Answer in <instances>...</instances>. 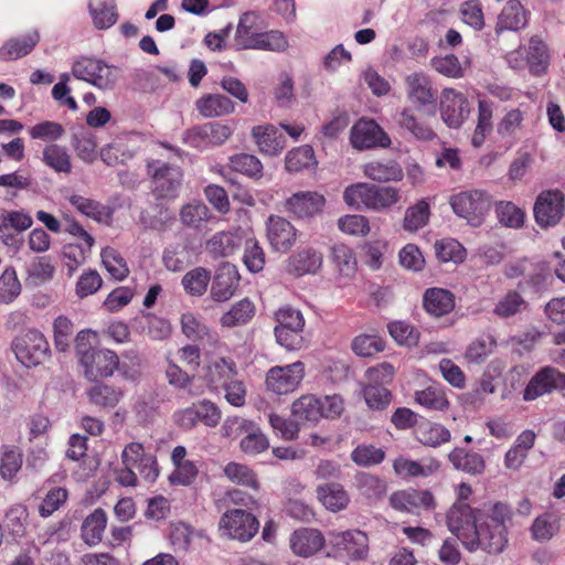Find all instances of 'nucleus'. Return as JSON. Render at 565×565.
Here are the masks:
<instances>
[{"label": "nucleus", "mask_w": 565, "mask_h": 565, "mask_svg": "<svg viewBox=\"0 0 565 565\" xmlns=\"http://www.w3.org/2000/svg\"><path fill=\"white\" fill-rule=\"evenodd\" d=\"M512 515L511 507L503 502L473 509L468 502L456 501L447 512L446 523L469 552L480 548L499 554L508 544V524Z\"/></svg>", "instance_id": "obj_1"}, {"label": "nucleus", "mask_w": 565, "mask_h": 565, "mask_svg": "<svg viewBox=\"0 0 565 565\" xmlns=\"http://www.w3.org/2000/svg\"><path fill=\"white\" fill-rule=\"evenodd\" d=\"M343 200L351 207L381 211L395 205L401 200V193L393 186L359 182L345 188Z\"/></svg>", "instance_id": "obj_2"}, {"label": "nucleus", "mask_w": 565, "mask_h": 565, "mask_svg": "<svg viewBox=\"0 0 565 565\" xmlns=\"http://www.w3.org/2000/svg\"><path fill=\"white\" fill-rule=\"evenodd\" d=\"M449 204L454 213L473 227L480 226L492 206L489 192L479 189L461 191L452 194Z\"/></svg>", "instance_id": "obj_3"}, {"label": "nucleus", "mask_w": 565, "mask_h": 565, "mask_svg": "<svg viewBox=\"0 0 565 565\" xmlns=\"http://www.w3.org/2000/svg\"><path fill=\"white\" fill-rule=\"evenodd\" d=\"M75 78L89 83L98 89H113L119 77V70L95 57L81 56L72 65Z\"/></svg>", "instance_id": "obj_4"}, {"label": "nucleus", "mask_w": 565, "mask_h": 565, "mask_svg": "<svg viewBox=\"0 0 565 565\" xmlns=\"http://www.w3.org/2000/svg\"><path fill=\"white\" fill-rule=\"evenodd\" d=\"M148 174L152 179V192L157 199H175L183 180L180 167L171 166L158 160L147 164Z\"/></svg>", "instance_id": "obj_5"}, {"label": "nucleus", "mask_w": 565, "mask_h": 565, "mask_svg": "<svg viewBox=\"0 0 565 565\" xmlns=\"http://www.w3.org/2000/svg\"><path fill=\"white\" fill-rule=\"evenodd\" d=\"M180 326L182 334L193 344L185 345L181 349L182 353H200V345L203 348H215L218 337L212 332L203 322L201 317L191 311L183 312L180 317Z\"/></svg>", "instance_id": "obj_6"}, {"label": "nucleus", "mask_w": 565, "mask_h": 565, "mask_svg": "<svg viewBox=\"0 0 565 565\" xmlns=\"http://www.w3.org/2000/svg\"><path fill=\"white\" fill-rule=\"evenodd\" d=\"M220 530L233 540L248 542L257 534L259 522L243 509H232L221 516Z\"/></svg>", "instance_id": "obj_7"}, {"label": "nucleus", "mask_w": 565, "mask_h": 565, "mask_svg": "<svg viewBox=\"0 0 565 565\" xmlns=\"http://www.w3.org/2000/svg\"><path fill=\"white\" fill-rule=\"evenodd\" d=\"M565 196L561 190L542 191L534 204V217L542 227L554 226L563 217Z\"/></svg>", "instance_id": "obj_8"}, {"label": "nucleus", "mask_w": 565, "mask_h": 565, "mask_svg": "<svg viewBox=\"0 0 565 565\" xmlns=\"http://www.w3.org/2000/svg\"><path fill=\"white\" fill-rule=\"evenodd\" d=\"M173 418L175 424L183 429H191L198 423L215 427L221 420V412L214 403L203 399L175 412Z\"/></svg>", "instance_id": "obj_9"}, {"label": "nucleus", "mask_w": 565, "mask_h": 565, "mask_svg": "<svg viewBox=\"0 0 565 565\" xmlns=\"http://www.w3.org/2000/svg\"><path fill=\"white\" fill-rule=\"evenodd\" d=\"M305 375L302 362H295L285 366L271 367L266 375L268 391L284 395L294 392L301 383Z\"/></svg>", "instance_id": "obj_10"}, {"label": "nucleus", "mask_w": 565, "mask_h": 565, "mask_svg": "<svg viewBox=\"0 0 565 565\" xmlns=\"http://www.w3.org/2000/svg\"><path fill=\"white\" fill-rule=\"evenodd\" d=\"M469 114V100L463 93L450 87L441 92L440 116L449 128H459Z\"/></svg>", "instance_id": "obj_11"}, {"label": "nucleus", "mask_w": 565, "mask_h": 565, "mask_svg": "<svg viewBox=\"0 0 565 565\" xmlns=\"http://www.w3.org/2000/svg\"><path fill=\"white\" fill-rule=\"evenodd\" d=\"M404 85L406 97L416 109L436 104L437 89L433 86L430 77L424 72L408 74L404 79Z\"/></svg>", "instance_id": "obj_12"}, {"label": "nucleus", "mask_w": 565, "mask_h": 565, "mask_svg": "<svg viewBox=\"0 0 565 565\" xmlns=\"http://www.w3.org/2000/svg\"><path fill=\"white\" fill-rule=\"evenodd\" d=\"M350 141L358 150L386 148L391 145L388 135L372 119H360L355 122L351 128Z\"/></svg>", "instance_id": "obj_13"}, {"label": "nucleus", "mask_w": 565, "mask_h": 565, "mask_svg": "<svg viewBox=\"0 0 565 565\" xmlns=\"http://www.w3.org/2000/svg\"><path fill=\"white\" fill-rule=\"evenodd\" d=\"M390 505L399 512L419 514L435 508V499L428 490L406 489L395 491L390 497Z\"/></svg>", "instance_id": "obj_14"}, {"label": "nucleus", "mask_w": 565, "mask_h": 565, "mask_svg": "<svg viewBox=\"0 0 565 565\" xmlns=\"http://www.w3.org/2000/svg\"><path fill=\"white\" fill-rule=\"evenodd\" d=\"M326 205V198L317 191L294 193L285 202V210L294 217L303 220L320 214Z\"/></svg>", "instance_id": "obj_15"}, {"label": "nucleus", "mask_w": 565, "mask_h": 565, "mask_svg": "<svg viewBox=\"0 0 565 565\" xmlns=\"http://www.w3.org/2000/svg\"><path fill=\"white\" fill-rule=\"evenodd\" d=\"M330 542L338 553H344L351 561L363 559L369 552V537L360 530L332 533Z\"/></svg>", "instance_id": "obj_16"}, {"label": "nucleus", "mask_w": 565, "mask_h": 565, "mask_svg": "<svg viewBox=\"0 0 565 565\" xmlns=\"http://www.w3.org/2000/svg\"><path fill=\"white\" fill-rule=\"evenodd\" d=\"M564 387L565 375L554 367L546 366L530 380L524 390L523 398L525 401H534Z\"/></svg>", "instance_id": "obj_17"}, {"label": "nucleus", "mask_w": 565, "mask_h": 565, "mask_svg": "<svg viewBox=\"0 0 565 565\" xmlns=\"http://www.w3.org/2000/svg\"><path fill=\"white\" fill-rule=\"evenodd\" d=\"M266 233L274 252L285 254L292 248L297 241L296 227L281 216H269L266 224Z\"/></svg>", "instance_id": "obj_18"}, {"label": "nucleus", "mask_w": 565, "mask_h": 565, "mask_svg": "<svg viewBox=\"0 0 565 565\" xmlns=\"http://www.w3.org/2000/svg\"><path fill=\"white\" fill-rule=\"evenodd\" d=\"M241 276L235 265L224 263L218 267L211 286L213 300L222 302L232 298L238 288Z\"/></svg>", "instance_id": "obj_19"}, {"label": "nucleus", "mask_w": 565, "mask_h": 565, "mask_svg": "<svg viewBox=\"0 0 565 565\" xmlns=\"http://www.w3.org/2000/svg\"><path fill=\"white\" fill-rule=\"evenodd\" d=\"M323 264V255L313 247H305L287 260V271L295 277L317 274Z\"/></svg>", "instance_id": "obj_20"}, {"label": "nucleus", "mask_w": 565, "mask_h": 565, "mask_svg": "<svg viewBox=\"0 0 565 565\" xmlns=\"http://www.w3.org/2000/svg\"><path fill=\"white\" fill-rule=\"evenodd\" d=\"M399 127L406 130L411 136L420 141H433L437 138L431 125L422 116H418L411 107L403 108L397 114Z\"/></svg>", "instance_id": "obj_21"}, {"label": "nucleus", "mask_w": 565, "mask_h": 565, "mask_svg": "<svg viewBox=\"0 0 565 565\" xmlns=\"http://www.w3.org/2000/svg\"><path fill=\"white\" fill-rule=\"evenodd\" d=\"M242 244L238 231H221L206 241L205 248L212 258L218 259L232 256Z\"/></svg>", "instance_id": "obj_22"}, {"label": "nucleus", "mask_w": 565, "mask_h": 565, "mask_svg": "<svg viewBox=\"0 0 565 565\" xmlns=\"http://www.w3.org/2000/svg\"><path fill=\"white\" fill-rule=\"evenodd\" d=\"M252 136L259 151L267 156H277L286 147L285 136L274 125L255 126Z\"/></svg>", "instance_id": "obj_23"}, {"label": "nucleus", "mask_w": 565, "mask_h": 565, "mask_svg": "<svg viewBox=\"0 0 565 565\" xmlns=\"http://www.w3.org/2000/svg\"><path fill=\"white\" fill-rule=\"evenodd\" d=\"M364 175L375 182L385 183L401 181L404 171L401 164L394 159L372 160L363 166Z\"/></svg>", "instance_id": "obj_24"}, {"label": "nucleus", "mask_w": 565, "mask_h": 565, "mask_svg": "<svg viewBox=\"0 0 565 565\" xmlns=\"http://www.w3.org/2000/svg\"><path fill=\"white\" fill-rule=\"evenodd\" d=\"M393 468L401 478H426L436 473L440 468V463L431 458L416 461L399 457L394 461Z\"/></svg>", "instance_id": "obj_25"}, {"label": "nucleus", "mask_w": 565, "mask_h": 565, "mask_svg": "<svg viewBox=\"0 0 565 565\" xmlns=\"http://www.w3.org/2000/svg\"><path fill=\"white\" fill-rule=\"evenodd\" d=\"M324 537L315 529H299L290 536V547L299 556L308 557L322 548Z\"/></svg>", "instance_id": "obj_26"}, {"label": "nucleus", "mask_w": 565, "mask_h": 565, "mask_svg": "<svg viewBox=\"0 0 565 565\" xmlns=\"http://www.w3.org/2000/svg\"><path fill=\"white\" fill-rule=\"evenodd\" d=\"M81 364L89 381L110 376L115 370H119L118 355H82Z\"/></svg>", "instance_id": "obj_27"}, {"label": "nucleus", "mask_w": 565, "mask_h": 565, "mask_svg": "<svg viewBox=\"0 0 565 565\" xmlns=\"http://www.w3.org/2000/svg\"><path fill=\"white\" fill-rule=\"evenodd\" d=\"M425 310L435 317L450 313L455 308V296L444 288H428L423 296Z\"/></svg>", "instance_id": "obj_28"}, {"label": "nucleus", "mask_w": 565, "mask_h": 565, "mask_svg": "<svg viewBox=\"0 0 565 565\" xmlns=\"http://www.w3.org/2000/svg\"><path fill=\"white\" fill-rule=\"evenodd\" d=\"M195 107L204 118L225 116L235 109L234 103L222 94H205L195 102Z\"/></svg>", "instance_id": "obj_29"}, {"label": "nucleus", "mask_w": 565, "mask_h": 565, "mask_svg": "<svg viewBox=\"0 0 565 565\" xmlns=\"http://www.w3.org/2000/svg\"><path fill=\"white\" fill-rule=\"evenodd\" d=\"M13 353H50L45 335L38 329H28L12 341Z\"/></svg>", "instance_id": "obj_30"}, {"label": "nucleus", "mask_w": 565, "mask_h": 565, "mask_svg": "<svg viewBox=\"0 0 565 565\" xmlns=\"http://www.w3.org/2000/svg\"><path fill=\"white\" fill-rule=\"evenodd\" d=\"M39 41L40 35L35 31L22 36L10 39L0 49V57L4 61L23 57L34 49Z\"/></svg>", "instance_id": "obj_31"}, {"label": "nucleus", "mask_w": 565, "mask_h": 565, "mask_svg": "<svg viewBox=\"0 0 565 565\" xmlns=\"http://www.w3.org/2000/svg\"><path fill=\"white\" fill-rule=\"evenodd\" d=\"M526 24L525 10L519 0L508 1L497 22L495 31H518Z\"/></svg>", "instance_id": "obj_32"}, {"label": "nucleus", "mask_w": 565, "mask_h": 565, "mask_svg": "<svg viewBox=\"0 0 565 565\" xmlns=\"http://www.w3.org/2000/svg\"><path fill=\"white\" fill-rule=\"evenodd\" d=\"M414 399L416 404L431 412H445L450 405L444 388L435 384L417 390Z\"/></svg>", "instance_id": "obj_33"}, {"label": "nucleus", "mask_w": 565, "mask_h": 565, "mask_svg": "<svg viewBox=\"0 0 565 565\" xmlns=\"http://www.w3.org/2000/svg\"><path fill=\"white\" fill-rule=\"evenodd\" d=\"M106 524V512L103 509H95L82 524L81 535L83 541L89 546L97 545L103 540Z\"/></svg>", "instance_id": "obj_34"}, {"label": "nucleus", "mask_w": 565, "mask_h": 565, "mask_svg": "<svg viewBox=\"0 0 565 565\" xmlns=\"http://www.w3.org/2000/svg\"><path fill=\"white\" fill-rule=\"evenodd\" d=\"M448 459L456 470L469 475H480L486 468L484 460L480 454L469 452L459 447L449 452Z\"/></svg>", "instance_id": "obj_35"}, {"label": "nucleus", "mask_w": 565, "mask_h": 565, "mask_svg": "<svg viewBox=\"0 0 565 565\" xmlns=\"http://www.w3.org/2000/svg\"><path fill=\"white\" fill-rule=\"evenodd\" d=\"M320 399L313 395H303L296 399L291 406V413L296 420L316 424L322 417Z\"/></svg>", "instance_id": "obj_36"}, {"label": "nucleus", "mask_w": 565, "mask_h": 565, "mask_svg": "<svg viewBox=\"0 0 565 565\" xmlns=\"http://www.w3.org/2000/svg\"><path fill=\"white\" fill-rule=\"evenodd\" d=\"M231 135L230 126L220 122H209L192 130L193 139H200L201 143L206 146H221Z\"/></svg>", "instance_id": "obj_37"}, {"label": "nucleus", "mask_w": 565, "mask_h": 565, "mask_svg": "<svg viewBox=\"0 0 565 565\" xmlns=\"http://www.w3.org/2000/svg\"><path fill=\"white\" fill-rule=\"evenodd\" d=\"M527 64L530 72L535 76L546 73L550 65L547 45L539 38H531L527 49Z\"/></svg>", "instance_id": "obj_38"}, {"label": "nucleus", "mask_w": 565, "mask_h": 565, "mask_svg": "<svg viewBox=\"0 0 565 565\" xmlns=\"http://www.w3.org/2000/svg\"><path fill=\"white\" fill-rule=\"evenodd\" d=\"M223 472L232 483L253 490L259 489V481L256 472L245 463L231 461L225 465Z\"/></svg>", "instance_id": "obj_39"}, {"label": "nucleus", "mask_w": 565, "mask_h": 565, "mask_svg": "<svg viewBox=\"0 0 565 565\" xmlns=\"http://www.w3.org/2000/svg\"><path fill=\"white\" fill-rule=\"evenodd\" d=\"M68 201L79 213L93 218L94 221L104 222L111 217V210L93 199L73 194L70 196Z\"/></svg>", "instance_id": "obj_40"}, {"label": "nucleus", "mask_w": 565, "mask_h": 565, "mask_svg": "<svg viewBox=\"0 0 565 565\" xmlns=\"http://www.w3.org/2000/svg\"><path fill=\"white\" fill-rule=\"evenodd\" d=\"M255 311L253 301L247 298L242 299L221 317V324L228 328L246 324L253 319Z\"/></svg>", "instance_id": "obj_41"}, {"label": "nucleus", "mask_w": 565, "mask_h": 565, "mask_svg": "<svg viewBox=\"0 0 565 565\" xmlns=\"http://www.w3.org/2000/svg\"><path fill=\"white\" fill-rule=\"evenodd\" d=\"M317 493L321 503L331 511H340L349 503V495L339 483L319 486Z\"/></svg>", "instance_id": "obj_42"}, {"label": "nucleus", "mask_w": 565, "mask_h": 565, "mask_svg": "<svg viewBox=\"0 0 565 565\" xmlns=\"http://www.w3.org/2000/svg\"><path fill=\"white\" fill-rule=\"evenodd\" d=\"M257 20L258 15L252 11L241 15L234 38L238 49L248 50L255 36L260 33L257 30Z\"/></svg>", "instance_id": "obj_43"}, {"label": "nucleus", "mask_w": 565, "mask_h": 565, "mask_svg": "<svg viewBox=\"0 0 565 565\" xmlns=\"http://www.w3.org/2000/svg\"><path fill=\"white\" fill-rule=\"evenodd\" d=\"M211 218L209 207L201 201H192L182 206L180 220L186 227L199 230Z\"/></svg>", "instance_id": "obj_44"}, {"label": "nucleus", "mask_w": 565, "mask_h": 565, "mask_svg": "<svg viewBox=\"0 0 565 565\" xmlns=\"http://www.w3.org/2000/svg\"><path fill=\"white\" fill-rule=\"evenodd\" d=\"M211 280V271L204 267H195L188 271L181 280L185 292L192 297H201L205 294Z\"/></svg>", "instance_id": "obj_45"}, {"label": "nucleus", "mask_w": 565, "mask_h": 565, "mask_svg": "<svg viewBox=\"0 0 565 565\" xmlns=\"http://www.w3.org/2000/svg\"><path fill=\"white\" fill-rule=\"evenodd\" d=\"M416 435L419 443L429 447H438L448 443L451 438L450 431L438 423H427L420 425L416 431Z\"/></svg>", "instance_id": "obj_46"}, {"label": "nucleus", "mask_w": 565, "mask_h": 565, "mask_svg": "<svg viewBox=\"0 0 565 565\" xmlns=\"http://www.w3.org/2000/svg\"><path fill=\"white\" fill-rule=\"evenodd\" d=\"M89 10L97 29H107L117 22L118 13L114 1L95 0L90 2Z\"/></svg>", "instance_id": "obj_47"}, {"label": "nucleus", "mask_w": 565, "mask_h": 565, "mask_svg": "<svg viewBox=\"0 0 565 565\" xmlns=\"http://www.w3.org/2000/svg\"><path fill=\"white\" fill-rule=\"evenodd\" d=\"M230 168L250 179L259 180L263 177V164L259 159L249 153H238L230 158Z\"/></svg>", "instance_id": "obj_48"}, {"label": "nucleus", "mask_w": 565, "mask_h": 565, "mask_svg": "<svg viewBox=\"0 0 565 565\" xmlns=\"http://www.w3.org/2000/svg\"><path fill=\"white\" fill-rule=\"evenodd\" d=\"M495 214L505 227L521 228L525 222L524 211L510 201H499L495 204Z\"/></svg>", "instance_id": "obj_49"}, {"label": "nucleus", "mask_w": 565, "mask_h": 565, "mask_svg": "<svg viewBox=\"0 0 565 565\" xmlns=\"http://www.w3.org/2000/svg\"><path fill=\"white\" fill-rule=\"evenodd\" d=\"M92 247L78 243H68L63 246L62 259L68 276H73L77 268L85 263Z\"/></svg>", "instance_id": "obj_50"}, {"label": "nucleus", "mask_w": 565, "mask_h": 565, "mask_svg": "<svg viewBox=\"0 0 565 565\" xmlns=\"http://www.w3.org/2000/svg\"><path fill=\"white\" fill-rule=\"evenodd\" d=\"M332 262L342 276L351 277L358 269L354 252L345 244H335L332 247Z\"/></svg>", "instance_id": "obj_51"}, {"label": "nucleus", "mask_w": 565, "mask_h": 565, "mask_svg": "<svg viewBox=\"0 0 565 565\" xmlns=\"http://www.w3.org/2000/svg\"><path fill=\"white\" fill-rule=\"evenodd\" d=\"M316 163L315 151L312 147L307 145L290 150L285 158L286 169L289 172H299L313 167Z\"/></svg>", "instance_id": "obj_52"}, {"label": "nucleus", "mask_w": 565, "mask_h": 565, "mask_svg": "<svg viewBox=\"0 0 565 565\" xmlns=\"http://www.w3.org/2000/svg\"><path fill=\"white\" fill-rule=\"evenodd\" d=\"M102 262L106 270L116 280H124L129 275L127 262L121 254L113 247H106L102 250Z\"/></svg>", "instance_id": "obj_53"}, {"label": "nucleus", "mask_w": 565, "mask_h": 565, "mask_svg": "<svg viewBox=\"0 0 565 565\" xmlns=\"http://www.w3.org/2000/svg\"><path fill=\"white\" fill-rule=\"evenodd\" d=\"M26 280L35 286L50 281L55 274V266L46 257H35L26 268Z\"/></svg>", "instance_id": "obj_54"}, {"label": "nucleus", "mask_w": 565, "mask_h": 565, "mask_svg": "<svg viewBox=\"0 0 565 565\" xmlns=\"http://www.w3.org/2000/svg\"><path fill=\"white\" fill-rule=\"evenodd\" d=\"M356 486L364 497L374 501L381 500L387 491L385 480L365 472L356 476Z\"/></svg>", "instance_id": "obj_55"}, {"label": "nucleus", "mask_w": 565, "mask_h": 565, "mask_svg": "<svg viewBox=\"0 0 565 565\" xmlns=\"http://www.w3.org/2000/svg\"><path fill=\"white\" fill-rule=\"evenodd\" d=\"M268 447L269 440L257 424H254L239 441L241 450L249 456L260 454L267 450Z\"/></svg>", "instance_id": "obj_56"}, {"label": "nucleus", "mask_w": 565, "mask_h": 565, "mask_svg": "<svg viewBox=\"0 0 565 565\" xmlns=\"http://www.w3.org/2000/svg\"><path fill=\"white\" fill-rule=\"evenodd\" d=\"M430 215L429 204L425 200L418 201L415 205L409 206L404 216V228L408 232H416L424 227Z\"/></svg>", "instance_id": "obj_57"}, {"label": "nucleus", "mask_w": 565, "mask_h": 565, "mask_svg": "<svg viewBox=\"0 0 565 565\" xmlns=\"http://www.w3.org/2000/svg\"><path fill=\"white\" fill-rule=\"evenodd\" d=\"M243 263L250 273H259L266 264V255L259 242L248 238L244 243Z\"/></svg>", "instance_id": "obj_58"}, {"label": "nucleus", "mask_w": 565, "mask_h": 565, "mask_svg": "<svg viewBox=\"0 0 565 565\" xmlns=\"http://www.w3.org/2000/svg\"><path fill=\"white\" fill-rule=\"evenodd\" d=\"M366 405L375 411L386 408L392 401V393L383 385L369 382L363 388Z\"/></svg>", "instance_id": "obj_59"}, {"label": "nucleus", "mask_w": 565, "mask_h": 565, "mask_svg": "<svg viewBox=\"0 0 565 565\" xmlns=\"http://www.w3.org/2000/svg\"><path fill=\"white\" fill-rule=\"evenodd\" d=\"M173 467L174 469L169 476V482L172 486L188 487L195 482L200 471L199 461L189 460Z\"/></svg>", "instance_id": "obj_60"}, {"label": "nucleus", "mask_w": 565, "mask_h": 565, "mask_svg": "<svg viewBox=\"0 0 565 565\" xmlns=\"http://www.w3.org/2000/svg\"><path fill=\"white\" fill-rule=\"evenodd\" d=\"M21 294V284L13 268H6L0 276V303H11Z\"/></svg>", "instance_id": "obj_61"}, {"label": "nucleus", "mask_w": 565, "mask_h": 565, "mask_svg": "<svg viewBox=\"0 0 565 565\" xmlns=\"http://www.w3.org/2000/svg\"><path fill=\"white\" fill-rule=\"evenodd\" d=\"M22 452L17 447H6L0 460V473L3 479L11 480L22 467Z\"/></svg>", "instance_id": "obj_62"}, {"label": "nucleus", "mask_w": 565, "mask_h": 565, "mask_svg": "<svg viewBox=\"0 0 565 565\" xmlns=\"http://www.w3.org/2000/svg\"><path fill=\"white\" fill-rule=\"evenodd\" d=\"M287 46V40L280 31L260 32L249 44L248 49L264 51H282Z\"/></svg>", "instance_id": "obj_63"}, {"label": "nucleus", "mask_w": 565, "mask_h": 565, "mask_svg": "<svg viewBox=\"0 0 565 565\" xmlns=\"http://www.w3.org/2000/svg\"><path fill=\"white\" fill-rule=\"evenodd\" d=\"M430 66L437 73L449 78H460L463 76V70L455 54L435 56L430 60Z\"/></svg>", "instance_id": "obj_64"}]
</instances>
